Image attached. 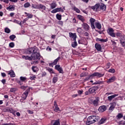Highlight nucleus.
Instances as JSON below:
<instances>
[{
	"label": "nucleus",
	"instance_id": "33",
	"mask_svg": "<svg viewBox=\"0 0 125 125\" xmlns=\"http://www.w3.org/2000/svg\"><path fill=\"white\" fill-rule=\"evenodd\" d=\"M56 3L53 2L50 4V8L51 9H54V8H55L57 6Z\"/></svg>",
	"mask_w": 125,
	"mask_h": 125
},
{
	"label": "nucleus",
	"instance_id": "55",
	"mask_svg": "<svg viewBox=\"0 0 125 125\" xmlns=\"http://www.w3.org/2000/svg\"><path fill=\"white\" fill-rule=\"evenodd\" d=\"M16 90H17L16 88H11L10 89V91L11 92H15V91H16Z\"/></svg>",
	"mask_w": 125,
	"mask_h": 125
},
{
	"label": "nucleus",
	"instance_id": "27",
	"mask_svg": "<svg viewBox=\"0 0 125 125\" xmlns=\"http://www.w3.org/2000/svg\"><path fill=\"white\" fill-rule=\"evenodd\" d=\"M38 9H42L43 10H45V9H46V7L43 4H39Z\"/></svg>",
	"mask_w": 125,
	"mask_h": 125
},
{
	"label": "nucleus",
	"instance_id": "41",
	"mask_svg": "<svg viewBox=\"0 0 125 125\" xmlns=\"http://www.w3.org/2000/svg\"><path fill=\"white\" fill-rule=\"evenodd\" d=\"M9 39L11 41H14L15 39H16V36L15 35H12L9 36Z\"/></svg>",
	"mask_w": 125,
	"mask_h": 125
},
{
	"label": "nucleus",
	"instance_id": "61",
	"mask_svg": "<svg viewBox=\"0 0 125 125\" xmlns=\"http://www.w3.org/2000/svg\"><path fill=\"white\" fill-rule=\"evenodd\" d=\"M1 76H2V77L3 78H4V77H6V74L4 72H2V73H1Z\"/></svg>",
	"mask_w": 125,
	"mask_h": 125
},
{
	"label": "nucleus",
	"instance_id": "34",
	"mask_svg": "<svg viewBox=\"0 0 125 125\" xmlns=\"http://www.w3.org/2000/svg\"><path fill=\"white\" fill-rule=\"evenodd\" d=\"M24 14L26 15L27 17V18H28V19H31L33 18V15L32 14L28 13L27 12H24Z\"/></svg>",
	"mask_w": 125,
	"mask_h": 125
},
{
	"label": "nucleus",
	"instance_id": "56",
	"mask_svg": "<svg viewBox=\"0 0 125 125\" xmlns=\"http://www.w3.org/2000/svg\"><path fill=\"white\" fill-rule=\"evenodd\" d=\"M108 72L109 73H112V74H114L115 73V69L114 68H112V69H110L109 70H108Z\"/></svg>",
	"mask_w": 125,
	"mask_h": 125
},
{
	"label": "nucleus",
	"instance_id": "59",
	"mask_svg": "<svg viewBox=\"0 0 125 125\" xmlns=\"http://www.w3.org/2000/svg\"><path fill=\"white\" fill-rule=\"evenodd\" d=\"M77 32L79 33V34H81L82 33V28L79 27L77 29Z\"/></svg>",
	"mask_w": 125,
	"mask_h": 125
},
{
	"label": "nucleus",
	"instance_id": "37",
	"mask_svg": "<svg viewBox=\"0 0 125 125\" xmlns=\"http://www.w3.org/2000/svg\"><path fill=\"white\" fill-rule=\"evenodd\" d=\"M123 35V33L122 32H119L115 34V37L116 36L117 38H121Z\"/></svg>",
	"mask_w": 125,
	"mask_h": 125
},
{
	"label": "nucleus",
	"instance_id": "63",
	"mask_svg": "<svg viewBox=\"0 0 125 125\" xmlns=\"http://www.w3.org/2000/svg\"><path fill=\"white\" fill-rule=\"evenodd\" d=\"M2 83H3V84H5V83H6V80L5 79H3L1 81Z\"/></svg>",
	"mask_w": 125,
	"mask_h": 125
},
{
	"label": "nucleus",
	"instance_id": "11",
	"mask_svg": "<svg viewBox=\"0 0 125 125\" xmlns=\"http://www.w3.org/2000/svg\"><path fill=\"white\" fill-rule=\"evenodd\" d=\"M117 103L115 102H114L110 104V106L109 108V111H111V112H113L114 111V109H115V107H116Z\"/></svg>",
	"mask_w": 125,
	"mask_h": 125
},
{
	"label": "nucleus",
	"instance_id": "23",
	"mask_svg": "<svg viewBox=\"0 0 125 125\" xmlns=\"http://www.w3.org/2000/svg\"><path fill=\"white\" fill-rule=\"evenodd\" d=\"M96 42H107L108 39H103L97 38L96 39Z\"/></svg>",
	"mask_w": 125,
	"mask_h": 125
},
{
	"label": "nucleus",
	"instance_id": "54",
	"mask_svg": "<svg viewBox=\"0 0 125 125\" xmlns=\"http://www.w3.org/2000/svg\"><path fill=\"white\" fill-rule=\"evenodd\" d=\"M37 69V66H33L32 67V70L34 73H36L37 72V69Z\"/></svg>",
	"mask_w": 125,
	"mask_h": 125
},
{
	"label": "nucleus",
	"instance_id": "15",
	"mask_svg": "<svg viewBox=\"0 0 125 125\" xmlns=\"http://www.w3.org/2000/svg\"><path fill=\"white\" fill-rule=\"evenodd\" d=\"M54 106L55 107V108L54 109V111L55 112H58L60 111V108H59V107H58V105L57 104V102L56 101H55L54 102Z\"/></svg>",
	"mask_w": 125,
	"mask_h": 125
},
{
	"label": "nucleus",
	"instance_id": "8",
	"mask_svg": "<svg viewBox=\"0 0 125 125\" xmlns=\"http://www.w3.org/2000/svg\"><path fill=\"white\" fill-rule=\"evenodd\" d=\"M98 89V86H94L90 88L88 90L90 93V94H92L93 93H96V90Z\"/></svg>",
	"mask_w": 125,
	"mask_h": 125
},
{
	"label": "nucleus",
	"instance_id": "52",
	"mask_svg": "<svg viewBox=\"0 0 125 125\" xmlns=\"http://www.w3.org/2000/svg\"><path fill=\"white\" fill-rule=\"evenodd\" d=\"M36 79V75H31L30 77V80L31 81H34Z\"/></svg>",
	"mask_w": 125,
	"mask_h": 125
},
{
	"label": "nucleus",
	"instance_id": "57",
	"mask_svg": "<svg viewBox=\"0 0 125 125\" xmlns=\"http://www.w3.org/2000/svg\"><path fill=\"white\" fill-rule=\"evenodd\" d=\"M78 94H83V89H81V90H79L78 91H77Z\"/></svg>",
	"mask_w": 125,
	"mask_h": 125
},
{
	"label": "nucleus",
	"instance_id": "42",
	"mask_svg": "<svg viewBox=\"0 0 125 125\" xmlns=\"http://www.w3.org/2000/svg\"><path fill=\"white\" fill-rule=\"evenodd\" d=\"M4 31H5V33H6L7 34H9L10 33V32H11V30H10V29L8 27H6L4 29Z\"/></svg>",
	"mask_w": 125,
	"mask_h": 125
},
{
	"label": "nucleus",
	"instance_id": "30",
	"mask_svg": "<svg viewBox=\"0 0 125 125\" xmlns=\"http://www.w3.org/2000/svg\"><path fill=\"white\" fill-rule=\"evenodd\" d=\"M3 1L5 3H9V1H11V2H17L18 0H3Z\"/></svg>",
	"mask_w": 125,
	"mask_h": 125
},
{
	"label": "nucleus",
	"instance_id": "53",
	"mask_svg": "<svg viewBox=\"0 0 125 125\" xmlns=\"http://www.w3.org/2000/svg\"><path fill=\"white\" fill-rule=\"evenodd\" d=\"M9 45L10 47H11V48H12L13 47H14L15 44H14V42H11L9 43Z\"/></svg>",
	"mask_w": 125,
	"mask_h": 125
},
{
	"label": "nucleus",
	"instance_id": "4",
	"mask_svg": "<svg viewBox=\"0 0 125 125\" xmlns=\"http://www.w3.org/2000/svg\"><path fill=\"white\" fill-rule=\"evenodd\" d=\"M106 32L107 34L110 36L112 38H116V34L114 33V30L112 27L109 28L107 30Z\"/></svg>",
	"mask_w": 125,
	"mask_h": 125
},
{
	"label": "nucleus",
	"instance_id": "12",
	"mask_svg": "<svg viewBox=\"0 0 125 125\" xmlns=\"http://www.w3.org/2000/svg\"><path fill=\"white\" fill-rule=\"evenodd\" d=\"M30 89H27L25 90V91L22 94V98L25 100L27 97H28V95L29 94V91Z\"/></svg>",
	"mask_w": 125,
	"mask_h": 125
},
{
	"label": "nucleus",
	"instance_id": "40",
	"mask_svg": "<svg viewBox=\"0 0 125 125\" xmlns=\"http://www.w3.org/2000/svg\"><path fill=\"white\" fill-rule=\"evenodd\" d=\"M30 6H31V4H30V3L29 2H27L26 3H24V7H25V8L30 7Z\"/></svg>",
	"mask_w": 125,
	"mask_h": 125
},
{
	"label": "nucleus",
	"instance_id": "10",
	"mask_svg": "<svg viewBox=\"0 0 125 125\" xmlns=\"http://www.w3.org/2000/svg\"><path fill=\"white\" fill-rule=\"evenodd\" d=\"M96 20L94 18H91L89 20V22L91 23V27L92 29H95V25H94V22Z\"/></svg>",
	"mask_w": 125,
	"mask_h": 125
},
{
	"label": "nucleus",
	"instance_id": "43",
	"mask_svg": "<svg viewBox=\"0 0 125 125\" xmlns=\"http://www.w3.org/2000/svg\"><path fill=\"white\" fill-rule=\"evenodd\" d=\"M101 83H103V81H97L93 83L92 84H101Z\"/></svg>",
	"mask_w": 125,
	"mask_h": 125
},
{
	"label": "nucleus",
	"instance_id": "3",
	"mask_svg": "<svg viewBox=\"0 0 125 125\" xmlns=\"http://www.w3.org/2000/svg\"><path fill=\"white\" fill-rule=\"evenodd\" d=\"M105 74L103 73H100V72H94L92 75V78L93 79V78H97V79H100V78H102V77H104V75Z\"/></svg>",
	"mask_w": 125,
	"mask_h": 125
},
{
	"label": "nucleus",
	"instance_id": "13",
	"mask_svg": "<svg viewBox=\"0 0 125 125\" xmlns=\"http://www.w3.org/2000/svg\"><path fill=\"white\" fill-rule=\"evenodd\" d=\"M69 38L73 39V41H76V39H77L76 33H73L72 32H69Z\"/></svg>",
	"mask_w": 125,
	"mask_h": 125
},
{
	"label": "nucleus",
	"instance_id": "47",
	"mask_svg": "<svg viewBox=\"0 0 125 125\" xmlns=\"http://www.w3.org/2000/svg\"><path fill=\"white\" fill-rule=\"evenodd\" d=\"M73 10H74V11H76L77 13H80V12H81V11H80V9H79V8H77L76 7H74Z\"/></svg>",
	"mask_w": 125,
	"mask_h": 125
},
{
	"label": "nucleus",
	"instance_id": "62",
	"mask_svg": "<svg viewBox=\"0 0 125 125\" xmlns=\"http://www.w3.org/2000/svg\"><path fill=\"white\" fill-rule=\"evenodd\" d=\"M46 76V72H42V77H45Z\"/></svg>",
	"mask_w": 125,
	"mask_h": 125
},
{
	"label": "nucleus",
	"instance_id": "51",
	"mask_svg": "<svg viewBox=\"0 0 125 125\" xmlns=\"http://www.w3.org/2000/svg\"><path fill=\"white\" fill-rule=\"evenodd\" d=\"M6 111H7V112H10V113H12V112H13V109L10 108H6Z\"/></svg>",
	"mask_w": 125,
	"mask_h": 125
},
{
	"label": "nucleus",
	"instance_id": "14",
	"mask_svg": "<svg viewBox=\"0 0 125 125\" xmlns=\"http://www.w3.org/2000/svg\"><path fill=\"white\" fill-rule=\"evenodd\" d=\"M99 8L100 10L105 11L106 10V5L103 3H99Z\"/></svg>",
	"mask_w": 125,
	"mask_h": 125
},
{
	"label": "nucleus",
	"instance_id": "24",
	"mask_svg": "<svg viewBox=\"0 0 125 125\" xmlns=\"http://www.w3.org/2000/svg\"><path fill=\"white\" fill-rule=\"evenodd\" d=\"M116 81V77L113 76L111 77L107 81V83H113Z\"/></svg>",
	"mask_w": 125,
	"mask_h": 125
},
{
	"label": "nucleus",
	"instance_id": "16",
	"mask_svg": "<svg viewBox=\"0 0 125 125\" xmlns=\"http://www.w3.org/2000/svg\"><path fill=\"white\" fill-rule=\"evenodd\" d=\"M95 47L96 49H97V51H101V50H102V47H101V45L98 43H96L95 44Z\"/></svg>",
	"mask_w": 125,
	"mask_h": 125
},
{
	"label": "nucleus",
	"instance_id": "50",
	"mask_svg": "<svg viewBox=\"0 0 125 125\" xmlns=\"http://www.w3.org/2000/svg\"><path fill=\"white\" fill-rule=\"evenodd\" d=\"M120 43L122 47H125V41H120Z\"/></svg>",
	"mask_w": 125,
	"mask_h": 125
},
{
	"label": "nucleus",
	"instance_id": "44",
	"mask_svg": "<svg viewBox=\"0 0 125 125\" xmlns=\"http://www.w3.org/2000/svg\"><path fill=\"white\" fill-rule=\"evenodd\" d=\"M56 17H57V19H58V20H61L62 19V15H61L59 14H57L56 15Z\"/></svg>",
	"mask_w": 125,
	"mask_h": 125
},
{
	"label": "nucleus",
	"instance_id": "25",
	"mask_svg": "<svg viewBox=\"0 0 125 125\" xmlns=\"http://www.w3.org/2000/svg\"><path fill=\"white\" fill-rule=\"evenodd\" d=\"M98 101H99V97H95V100H94L93 102V104L95 106H97V105H98Z\"/></svg>",
	"mask_w": 125,
	"mask_h": 125
},
{
	"label": "nucleus",
	"instance_id": "35",
	"mask_svg": "<svg viewBox=\"0 0 125 125\" xmlns=\"http://www.w3.org/2000/svg\"><path fill=\"white\" fill-rule=\"evenodd\" d=\"M106 123V118H102L99 122V125H103Z\"/></svg>",
	"mask_w": 125,
	"mask_h": 125
},
{
	"label": "nucleus",
	"instance_id": "17",
	"mask_svg": "<svg viewBox=\"0 0 125 125\" xmlns=\"http://www.w3.org/2000/svg\"><path fill=\"white\" fill-rule=\"evenodd\" d=\"M9 11H14L15 10V5H10L6 8Z\"/></svg>",
	"mask_w": 125,
	"mask_h": 125
},
{
	"label": "nucleus",
	"instance_id": "18",
	"mask_svg": "<svg viewBox=\"0 0 125 125\" xmlns=\"http://www.w3.org/2000/svg\"><path fill=\"white\" fill-rule=\"evenodd\" d=\"M82 26L85 31H88V30H89V25H88L87 23L83 22V24H82Z\"/></svg>",
	"mask_w": 125,
	"mask_h": 125
},
{
	"label": "nucleus",
	"instance_id": "36",
	"mask_svg": "<svg viewBox=\"0 0 125 125\" xmlns=\"http://www.w3.org/2000/svg\"><path fill=\"white\" fill-rule=\"evenodd\" d=\"M20 79L21 80V82L23 83H26L27 82V78L23 76H21L20 78Z\"/></svg>",
	"mask_w": 125,
	"mask_h": 125
},
{
	"label": "nucleus",
	"instance_id": "5",
	"mask_svg": "<svg viewBox=\"0 0 125 125\" xmlns=\"http://www.w3.org/2000/svg\"><path fill=\"white\" fill-rule=\"evenodd\" d=\"M55 70H57L60 74H64V71H63V68L59 64H56L55 66Z\"/></svg>",
	"mask_w": 125,
	"mask_h": 125
},
{
	"label": "nucleus",
	"instance_id": "19",
	"mask_svg": "<svg viewBox=\"0 0 125 125\" xmlns=\"http://www.w3.org/2000/svg\"><path fill=\"white\" fill-rule=\"evenodd\" d=\"M106 110H107V106H106V105L101 106L99 108V112H105Z\"/></svg>",
	"mask_w": 125,
	"mask_h": 125
},
{
	"label": "nucleus",
	"instance_id": "9",
	"mask_svg": "<svg viewBox=\"0 0 125 125\" xmlns=\"http://www.w3.org/2000/svg\"><path fill=\"white\" fill-rule=\"evenodd\" d=\"M32 57L33 60H34V61H36L37 60H40V59H41V54L40 53H37L34 54V56L32 55Z\"/></svg>",
	"mask_w": 125,
	"mask_h": 125
},
{
	"label": "nucleus",
	"instance_id": "58",
	"mask_svg": "<svg viewBox=\"0 0 125 125\" xmlns=\"http://www.w3.org/2000/svg\"><path fill=\"white\" fill-rule=\"evenodd\" d=\"M111 42L112 43V45H113V46H116V45H117V43L114 41V40H111Z\"/></svg>",
	"mask_w": 125,
	"mask_h": 125
},
{
	"label": "nucleus",
	"instance_id": "2",
	"mask_svg": "<svg viewBox=\"0 0 125 125\" xmlns=\"http://www.w3.org/2000/svg\"><path fill=\"white\" fill-rule=\"evenodd\" d=\"M39 50H40L39 49V48H38V47L34 46L33 48H29L27 51V53L28 54H31L32 53H33V54H36L40 53Z\"/></svg>",
	"mask_w": 125,
	"mask_h": 125
},
{
	"label": "nucleus",
	"instance_id": "39",
	"mask_svg": "<svg viewBox=\"0 0 125 125\" xmlns=\"http://www.w3.org/2000/svg\"><path fill=\"white\" fill-rule=\"evenodd\" d=\"M87 76V73L83 72L80 74V78H84V77H86Z\"/></svg>",
	"mask_w": 125,
	"mask_h": 125
},
{
	"label": "nucleus",
	"instance_id": "64",
	"mask_svg": "<svg viewBox=\"0 0 125 125\" xmlns=\"http://www.w3.org/2000/svg\"><path fill=\"white\" fill-rule=\"evenodd\" d=\"M119 125H125V121H120L119 123Z\"/></svg>",
	"mask_w": 125,
	"mask_h": 125
},
{
	"label": "nucleus",
	"instance_id": "6",
	"mask_svg": "<svg viewBox=\"0 0 125 125\" xmlns=\"http://www.w3.org/2000/svg\"><path fill=\"white\" fill-rule=\"evenodd\" d=\"M64 10H65V7L62 8H57L55 9H53L51 12V13H56V12H64Z\"/></svg>",
	"mask_w": 125,
	"mask_h": 125
},
{
	"label": "nucleus",
	"instance_id": "32",
	"mask_svg": "<svg viewBox=\"0 0 125 125\" xmlns=\"http://www.w3.org/2000/svg\"><path fill=\"white\" fill-rule=\"evenodd\" d=\"M52 122H55L52 125H60V120L58 119L57 120H53Z\"/></svg>",
	"mask_w": 125,
	"mask_h": 125
},
{
	"label": "nucleus",
	"instance_id": "28",
	"mask_svg": "<svg viewBox=\"0 0 125 125\" xmlns=\"http://www.w3.org/2000/svg\"><path fill=\"white\" fill-rule=\"evenodd\" d=\"M74 42H72L71 43L72 47L73 48H76L78 46V43L77 42V40L74 41Z\"/></svg>",
	"mask_w": 125,
	"mask_h": 125
},
{
	"label": "nucleus",
	"instance_id": "22",
	"mask_svg": "<svg viewBox=\"0 0 125 125\" xmlns=\"http://www.w3.org/2000/svg\"><path fill=\"white\" fill-rule=\"evenodd\" d=\"M8 74L10 75L11 78H15V73L12 70L8 71Z\"/></svg>",
	"mask_w": 125,
	"mask_h": 125
},
{
	"label": "nucleus",
	"instance_id": "29",
	"mask_svg": "<svg viewBox=\"0 0 125 125\" xmlns=\"http://www.w3.org/2000/svg\"><path fill=\"white\" fill-rule=\"evenodd\" d=\"M77 18L80 20V21H82V22H84V21H85L84 18L82 15H78Z\"/></svg>",
	"mask_w": 125,
	"mask_h": 125
},
{
	"label": "nucleus",
	"instance_id": "60",
	"mask_svg": "<svg viewBox=\"0 0 125 125\" xmlns=\"http://www.w3.org/2000/svg\"><path fill=\"white\" fill-rule=\"evenodd\" d=\"M28 20H29V19L27 18L24 19L22 21V24H24V23H26V21H28Z\"/></svg>",
	"mask_w": 125,
	"mask_h": 125
},
{
	"label": "nucleus",
	"instance_id": "46",
	"mask_svg": "<svg viewBox=\"0 0 125 125\" xmlns=\"http://www.w3.org/2000/svg\"><path fill=\"white\" fill-rule=\"evenodd\" d=\"M123 117H124V115H123V114L122 113H118V114L117 115L116 118H117V119H122V118H123Z\"/></svg>",
	"mask_w": 125,
	"mask_h": 125
},
{
	"label": "nucleus",
	"instance_id": "38",
	"mask_svg": "<svg viewBox=\"0 0 125 125\" xmlns=\"http://www.w3.org/2000/svg\"><path fill=\"white\" fill-rule=\"evenodd\" d=\"M57 81H58V77H54L52 79L53 83H57Z\"/></svg>",
	"mask_w": 125,
	"mask_h": 125
},
{
	"label": "nucleus",
	"instance_id": "26",
	"mask_svg": "<svg viewBox=\"0 0 125 125\" xmlns=\"http://www.w3.org/2000/svg\"><path fill=\"white\" fill-rule=\"evenodd\" d=\"M117 96H119L118 94H114L108 97V99L109 101H111L112 99L115 98V97H117Z\"/></svg>",
	"mask_w": 125,
	"mask_h": 125
},
{
	"label": "nucleus",
	"instance_id": "1",
	"mask_svg": "<svg viewBox=\"0 0 125 125\" xmlns=\"http://www.w3.org/2000/svg\"><path fill=\"white\" fill-rule=\"evenodd\" d=\"M100 119V117L98 116L92 115L89 116L87 119L86 125H92V124H94L96 123V122L98 121V120Z\"/></svg>",
	"mask_w": 125,
	"mask_h": 125
},
{
	"label": "nucleus",
	"instance_id": "20",
	"mask_svg": "<svg viewBox=\"0 0 125 125\" xmlns=\"http://www.w3.org/2000/svg\"><path fill=\"white\" fill-rule=\"evenodd\" d=\"M22 58L23 59H25V60H28L29 61H32L33 60V58L32 57V55L31 56V57L29 56L23 55L22 56Z\"/></svg>",
	"mask_w": 125,
	"mask_h": 125
},
{
	"label": "nucleus",
	"instance_id": "31",
	"mask_svg": "<svg viewBox=\"0 0 125 125\" xmlns=\"http://www.w3.org/2000/svg\"><path fill=\"white\" fill-rule=\"evenodd\" d=\"M95 25L96 27L97 28V29H99V30H100L101 29L102 26H101V23L99 22H95Z\"/></svg>",
	"mask_w": 125,
	"mask_h": 125
},
{
	"label": "nucleus",
	"instance_id": "21",
	"mask_svg": "<svg viewBox=\"0 0 125 125\" xmlns=\"http://www.w3.org/2000/svg\"><path fill=\"white\" fill-rule=\"evenodd\" d=\"M91 9L93 10H96V11H98V9H99V3L96 4L94 6H91Z\"/></svg>",
	"mask_w": 125,
	"mask_h": 125
},
{
	"label": "nucleus",
	"instance_id": "48",
	"mask_svg": "<svg viewBox=\"0 0 125 125\" xmlns=\"http://www.w3.org/2000/svg\"><path fill=\"white\" fill-rule=\"evenodd\" d=\"M124 41H125V35H123L122 36L120 37V42H123Z\"/></svg>",
	"mask_w": 125,
	"mask_h": 125
},
{
	"label": "nucleus",
	"instance_id": "7",
	"mask_svg": "<svg viewBox=\"0 0 125 125\" xmlns=\"http://www.w3.org/2000/svg\"><path fill=\"white\" fill-rule=\"evenodd\" d=\"M61 59V57H58L56 59H55L54 61L53 62H49V66H50L51 67H53V66H54V65H56V64H57V62H58V61H59V60H60Z\"/></svg>",
	"mask_w": 125,
	"mask_h": 125
},
{
	"label": "nucleus",
	"instance_id": "45",
	"mask_svg": "<svg viewBox=\"0 0 125 125\" xmlns=\"http://www.w3.org/2000/svg\"><path fill=\"white\" fill-rule=\"evenodd\" d=\"M92 76L91 75H90L89 76H88V77H87L85 79L84 81H88V80H92Z\"/></svg>",
	"mask_w": 125,
	"mask_h": 125
},
{
	"label": "nucleus",
	"instance_id": "49",
	"mask_svg": "<svg viewBox=\"0 0 125 125\" xmlns=\"http://www.w3.org/2000/svg\"><path fill=\"white\" fill-rule=\"evenodd\" d=\"M47 70L50 73V74H54V72H53V69L49 68Z\"/></svg>",
	"mask_w": 125,
	"mask_h": 125
}]
</instances>
